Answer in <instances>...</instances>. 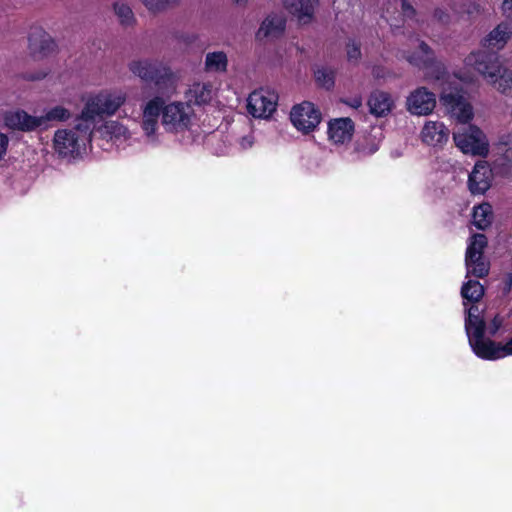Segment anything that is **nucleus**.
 Masks as SVG:
<instances>
[{"mask_svg":"<svg viewBox=\"0 0 512 512\" xmlns=\"http://www.w3.org/2000/svg\"><path fill=\"white\" fill-rule=\"evenodd\" d=\"M464 308L466 312L465 330L469 345L479 358L497 360L512 355V338L505 345L496 344L494 341L484 338L486 324L483 309L475 304Z\"/></svg>","mask_w":512,"mask_h":512,"instance_id":"1","label":"nucleus"},{"mask_svg":"<svg viewBox=\"0 0 512 512\" xmlns=\"http://www.w3.org/2000/svg\"><path fill=\"white\" fill-rule=\"evenodd\" d=\"M126 100L127 95L122 90H102L87 98L78 117L95 130L96 119L115 115Z\"/></svg>","mask_w":512,"mask_h":512,"instance_id":"2","label":"nucleus"},{"mask_svg":"<svg viewBox=\"0 0 512 512\" xmlns=\"http://www.w3.org/2000/svg\"><path fill=\"white\" fill-rule=\"evenodd\" d=\"M93 129L77 117L74 127L57 130L53 145L55 152L62 158H75L86 151L91 142Z\"/></svg>","mask_w":512,"mask_h":512,"instance_id":"3","label":"nucleus"},{"mask_svg":"<svg viewBox=\"0 0 512 512\" xmlns=\"http://www.w3.org/2000/svg\"><path fill=\"white\" fill-rule=\"evenodd\" d=\"M130 72L144 82L153 83L164 92L175 90L178 78L165 63L154 59L133 60L128 65Z\"/></svg>","mask_w":512,"mask_h":512,"instance_id":"4","label":"nucleus"},{"mask_svg":"<svg viewBox=\"0 0 512 512\" xmlns=\"http://www.w3.org/2000/svg\"><path fill=\"white\" fill-rule=\"evenodd\" d=\"M417 49L413 52L402 51V57L411 65L424 71L425 79L430 82L443 81L446 78L444 64L437 60L432 48L422 40L417 41Z\"/></svg>","mask_w":512,"mask_h":512,"instance_id":"5","label":"nucleus"},{"mask_svg":"<svg viewBox=\"0 0 512 512\" xmlns=\"http://www.w3.org/2000/svg\"><path fill=\"white\" fill-rule=\"evenodd\" d=\"M195 116L189 102L172 101L165 103L161 125L167 133L183 135L191 131Z\"/></svg>","mask_w":512,"mask_h":512,"instance_id":"6","label":"nucleus"},{"mask_svg":"<svg viewBox=\"0 0 512 512\" xmlns=\"http://www.w3.org/2000/svg\"><path fill=\"white\" fill-rule=\"evenodd\" d=\"M165 102L162 97L155 96L141 106V129L147 144L157 146L161 143L159 133V117L163 115Z\"/></svg>","mask_w":512,"mask_h":512,"instance_id":"7","label":"nucleus"},{"mask_svg":"<svg viewBox=\"0 0 512 512\" xmlns=\"http://www.w3.org/2000/svg\"><path fill=\"white\" fill-rule=\"evenodd\" d=\"M455 145L464 153L485 157L489 153V142L484 132L474 125L460 127L453 133Z\"/></svg>","mask_w":512,"mask_h":512,"instance_id":"8","label":"nucleus"},{"mask_svg":"<svg viewBox=\"0 0 512 512\" xmlns=\"http://www.w3.org/2000/svg\"><path fill=\"white\" fill-rule=\"evenodd\" d=\"M464 63L467 67L474 69L490 86L506 69L496 53L483 50L471 52Z\"/></svg>","mask_w":512,"mask_h":512,"instance_id":"9","label":"nucleus"},{"mask_svg":"<svg viewBox=\"0 0 512 512\" xmlns=\"http://www.w3.org/2000/svg\"><path fill=\"white\" fill-rule=\"evenodd\" d=\"M464 63L467 67L474 69L490 86L506 69L496 53L483 50L471 52Z\"/></svg>","mask_w":512,"mask_h":512,"instance_id":"10","label":"nucleus"},{"mask_svg":"<svg viewBox=\"0 0 512 512\" xmlns=\"http://www.w3.org/2000/svg\"><path fill=\"white\" fill-rule=\"evenodd\" d=\"M278 94L271 88L254 90L247 98V111L254 118L268 119L276 111Z\"/></svg>","mask_w":512,"mask_h":512,"instance_id":"11","label":"nucleus"},{"mask_svg":"<svg viewBox=\"0 0 512 512\" xmlns=\"http://www.w3.org/2000/svg\"><path fill=\"white\" fill-rule=\"evenodd\" d=\"M285 30V15L281 12H271L261 21L255 39L261 44L273 43L284 35Z\"/></svg>","mask_w":512,"mask_h":512,"instance_id":"12","label":"nucleus"},{"mask_svg":"<svg viewBox=\"0 0 512 512\" xmlns=\"http://www.w3.org/2000/svg\"><path fill=\"white\" fill-rule=\"evenodd\" d=\"M290 120L297 130L309 133L319 125L321 113L313 103L302 102L292 108Z\"/></svg>","mask_w":512,"mask_h":512,"instance_id":"13","label":"nucleus"},{"mask_svg":"<svg viewBox=\"0 0 512 512\" xmlns=\"http://www.w3.org/2000/svg\"><path fill=\"white\" fill-rule=\"evenodd\" d=\"M440 101L459 122L467 123L472 119V106L465 100L459 90L452 91L444 87L440 95Z\"/></svg>","mask_w":512,"mask_h":512,"instance_id":"14","label":"nucleus"},{"mask_svg":"<svg viewBox=\"0 0 512 512\" xmlns=\"http://www.w3.org/2000/svg\"><path fill=\"white\" fill-rule=\"evenodd\" d=\"M436 95L426 87H418L406 99L407 111L416 116L430 115L436 107Z\"/></svg>","mask_w":512,"mask_h":512,"instance_id":"15","label":"nucleus"},{"mask_svg":"<svg viewBox=\"0 0 512 512\" xmlns=\"http://www.w3.org/2000/svg\"><path fill=\"white\" fill-rule=\"evenodd\" d=\"M492 170L485 161H479L475 164L469 175V189L473 194H483L491 184Z\"/></svg>","mask_w":512,"mask_h":512,"instance_id":"16","label":"nucleus"},{"mask_svg":"<svg viewBox=\"0 0 512 512\" xmlns=\"http://www.w3.org/2000/svg\"><path fill=\"white\" fill-rule=\"evenodd\" d=\"M5 125L13 130L32 131L42 127V119L32 116L23 110L7 112L4 116Z\"/></svg>","mask_w":512,"mask_h":512,"instance_id":"17","label":"nucleus"},{"mask_svg":"<svg viewBox=\"0 0 512 512\" xmlns=\"http://www.w3.org/2000/svg\"><path fill=\"white\" fill-rule=\"evenodd\" d=\"M448 137L449 130L439 121H427L421 130V139L429 146H442L448 141Z\"/></svg>","mask_w":512,"mask_h":512,"instance_id":"18","label":"nucleus"},{"mask_svg":"<svg viewBox=\"0 0 512 512\" xmlns=\"http://www.w3.org/2000/svg\"><path fill=\"white\" fill-rule=\"evenodd\" d=\"M354 132V124L350 118L333 119L328 124L329 140L334 144L349 142Z\"/></svg>","mask_w":512,"mask_h":512,"instance_id":"19","label":"nucleus"},{"mask_svg":"<svg viewBox=\"0 0 512 512\" xmlns=\"http://www.w3.org/2000/svg\"><path fill=\"white\" fill-rule=\"evenodd\" d=\"M217 89L210 83L195 82L189 86L185 93L187 98L186 102L195 105L209 104L215 97Z\"/></svg>","mask_w":512,"mask_h":512,"instance_id":"20","label":"nucleus"},{"mask_svg":"<svg viewBox=\"0 0 512 512\" xmlns=\"http://www.w3.org/2000/svg\"><path fill=\"white\" fill-rule=\"evenodd\" d=\"M95 129L102 139L114 143H122L130 138L128 128L115 120L105 121L99 127H95Z\"/></svg>","mask_w":512,"mask_h":512,"instance_id":"21","label":"nucleus"},{"mask_svg":"<svg viewBox=\"0 0 512 512\" xmlns=\"http://www.w3.org/2000/svg\"><path fill=\"white\" fill-rule=\"evenodd\" d=\"M29 48L36 54L47 55L56 48L52 37L41 28H36L29 36Z\"/></svg>","mask_w":512,"mask_h":512,"instance_id":"22","label":"nucleus"},{"mask_svg":"<svg viewBox=\"0 0 512 512\" xmlns=\"http://www.w3.org/2000/svg\"><path fill=\"white\" fill-rule=\"evenodd\" d=\"M512 37V24L500 23L483 40V46L501 50Z\"/></svg>","mask_w":512,"mask_h":512,"instance_id":"23","label":"nucleus"},{"mask_svg":"<svg viewBox=\"0 0 512 512\" xmlns=\"http://www.w3.org/2000/svg\"><path fill=\"white\" fill-rule=\"evenodd\" d=\"M318 0H286L285 6L302 23H308L314 14Z\"/></svg>","mask_w":512,"mask_h":512,"instance_id":"24","label":"nucleus"},{"mask_svg":"<svg viewBox=\"0 0 512 512\" xmlns=\"http://www.w3.org/2000/svg\"><path fill=\"white\" fill-rule=\"evenodd\" d=\"M368 105L370 112L376 116H383L389 113L393 107L391 96L382 91H376L371 94Z\"/></svg>","mask_w":512,"mask_h":512,"instance_id":"25","label":"nucleus"},{"mask_svg":"<svg viewBox=\"0 0 512 512\" xmlns=\"http://www.w3.org/2000/svg\"><path fill=\"white\" fill-rule=\"evenodd\" d=\"M113 12L117 17V21L123 28H133L137 19L129 4L122 0H117L112 5Z\"/></svg>","mask_w":512,"mask_h":512,"instance_id":"26","label":"nucleus"},{"mask_svg":"<svg viewBox=\"0 0 512 512\" xmlns=\"http://www.w3.org/2000/svg\"><path fill=\"white\" fill-rule=\"evenodd\" d=\"M461 296L464 300V307H469L472 304L478 305L477 303L484 296V287L478 281L469 280L462 285Z\"/></svg>","mask_w":512,"mask_h":512,"instance_id":"27","label":"nucleus"},{"mask_svg":"<svg viewBox=\"0 0 512 512\" xmlns=\"http://www.w3.org/2000/svg\"><path fill=\"white\" fill-rule=\"evenodd\" d=\"M466 276H475L477 278L485 277L489 272V262L483 255H476L475 257L465 258Z\"/></svg>","mask_w":512,"mask_h":512,"instance_id":"28","label":"nucleus"},{"mask_svg":"<svg viewBox=\"0 0 512 512\" xmlns=\"http://www.w3.org/2000/svg\"><path fill=\"white\" fill-rule=\"evenodd\" d=\"M473 224L480 230H484L490 226L492 222V208L489 204L484 203L474 207Z\"/></svg>","mask_w":512,"mask_h":512,"instance_id":"29","label":"nucleus"},{"mask_svg":"<svg viewBox=\"0 0 512 512\" xmlns=\"http://www.w3.org/2000/svg\"><path fill=\"white\" fill-rule=\"evenodd\" d=\"M491 87L505 97L512 99V70L506 67Z\"/></svg>","mask_w":512,"mask_h":512,"instance_id":"30","label":"nucleus"},{"mask_svg":"<svg viewBox=\"0 0 512 512\" xmlns=\"http://www.w3.org/2000/svg\"><path fill=\"white\" fill-rule=\"evenodd\" d=\"M382 133L379 129L374 130L369 136L358 144V151L365 155L375 153L380 145Z\"/></svg>","mask_w":512,"mask_h":512,"instance_id":"31","label":"nucleus"},{"mask_svg":"<svg viewBox=\"0 0 512 512\" xmlns=\"http://www.w3.org/2000/svg\"><path fill=\"white\" fill-rule=\"evenodd\" d=\"M487 246V239L484 234H474L470 237L466 249L465 258H472L476 255H483V250Z\"/></svg>","mask_w":512,"mask_h":512,"instance_id":"32","label":"nucleus"},{"mask_svg":"<svg viewBox=\"0 0 512 512\" xmlns=\"http://www.w3.org/2000/svg\"><path fill=\"white\" fill-rule=\"evenodd\" d=\"M70 118L71 112L63 106L52 107L44 115L39 116V119H42V127L51 121H66Z\"/></svg>","mask_w":512,"mask_h":512,"instance_id":"33","label":"nucleus"},{"mask_svg":"<svg viewBox=\"0 0 512 512\" xmlns=\"http://www.w3.org/2000/svg\"><path fill=\"white\" fill-rule=\"evenodd\" d=\"M145 8L151 13H161L170 8L176 7L179 0H140Z\"/></svg>","mask_w":512,"mask_h":512,"instance_id":"34","label":"nucleus"},{"mask_svg":"<svg viewBox=\"0 0 512 512\" xmlns=\"http://www.w3.org/2000/svg\"><path fill=\"white\" fill-rule=\"evenodd\" d=\"M224 69V53L212 52L206 55L205 71L216 72Z\"/></svg>","mask_w":512,"mask_h":512,"instance_id":"35","label":"nucleus"},{"mask_svg":"<svg viewBox=\"0 0 512 512\" xmlns=\"http://www.w3.org/2000/svg\"><path fill=\"white\" fill-rule=\"evenodd\" d=\"M315 79L320 86L330 89L334 85V71L325 67L318 68Z\"/></svg>","mask_w":512,"mask_h":512,"instance_id":"36","label":"nucleus"},{"mask_svg":"<svg viewBox=\"0 0 512 512\" xmlns=\"http://www.w3.org/2000/svg\"><path fill=\"white\" fill-rule=\"evenodd\" d=\"M433 19L440 24H448L451 21V16L446 7H437L433 11Z\"/></svg>","mask_w":512,"mask_h":512,"instance_id":"37","label":"nucleus"},{"mask_svg":"<svg viewBox=\"0 0 512 512\" xmlns=\"http://www.w3.org/2000/svg\"><path fill=\"white\" fill-rule=\"evenodd\" d=\"M347 57L352 62H357L361 58V50L357 43L349 42L347 44Z\"/></svg>","mask_w":512,"mask_h":512,"instance_id":"38","label":"nucleus"},{"mask_svg":"<svg viewBox=\"0 0 512 512\" xmlns=\"http://www.w3.org/2000/svg\"><path fill=\"white\" fill-rule=\"evenodd\" d=\"M401 4L402 14L406 19H413L416 16V10L405 0H397Z\"/></svg>","mask_w":512,"mask_h":512,"instance_id":"39","label":"nucleus"},{"mask_svg":"<svg viewBox=\"0 0 512 512\" xmlns=\"http://www.w3.org/2000/svg\"><path fill=\"white\" fill-rule=\"evenodd\" d=\"M254 144V137L252 135H247L242 137L239 140V145L242 150H247L251 148Z\"/></svg>","mask_w":512,"mask_h":512,"instance_id":"40","label":"nucleus"},{"mask_svg":"<svg viewBox=\"0 0 512 512\" xmlns=\"http://www.w3.org/2000/svg\"><path fill=\"white\" fill-rule=\"evenodd\" d=\"M8 143H9L8 137L5 134L0 133V160L6 154Z\"/></svg>","mask_w":512,"mask_h":512,"instance_id":"41","label":"nucleus"},{"mask_svg":"<svg viewBox=\"0 0 512 512\" xmlns=\"http://www.w3.org/2000/svg\"><path fill=\"white\" fill-rule=\"evenodd\" d=\"M465 12L469 15L478 14L480 12V6L474 2H470L465 5Z\"/></svg>","mask_w":512,"mask_h":512,"instance_id":"42","label":"nucleus"},{"mask_svg":"<svg viewBox=\"0 0 512 512\" xmlns=\"http://www.w3.org/2000/svg\"><path fill=\"white\" fill-rule=\"evenodd\" d=\"M502 9L507 17L512 18V0H504Z\"/></svg>","mask_w":512,"mask_h":512,"instance_id":"43","label":"nucleus"},{"mask_svg":"<svg viewBox=\"0 0 512 512\" xmlns=\"http://www.w3.org/2000/svg\"><path fill=\"white\" fill-rule=\"evenodd\" d=\"M348 104L353 108H359L362 105V100L361 98L356 97Z\"/></svg>","mask_w":512,"mask_h":512,"instance_id":"44","label":"nucleus"},{"mask_svg":"<svg viewBox=\"0 0 512 512\" xmlns=\"http://www.w3.org/2000/svg\"><path fill=\"white\" fill-rule=\"evenodd\" d=\"M237 5H245L247 0H232Z\"/></svg>","mask_w":512,"mask_h":512,"instance_id":"45","label":"nucleus"},{"mask_svg":"<svg viewBox=\"0 0 512 512\" xmlns=\"http://www.w3.org/2000/svg\"><path fill=\"white\" fill-rule=\"evenodd\" d=\"M499 326H500V322H497V320L494 319V329L492 331V334L496 332V330L498 329Z\"/></svg>","mask_w":512,"mask_h":512,"instance_id":"46","label":"nucleus"},{"mask_svg":"<svg viewBox=\"0 0 512 512\" xmlns=\"http://www.w3.org/2000/svg\"><path fill=\"white\" fill-rule=\"evenodd\" d=\"M44 76H45V74H41V75H39V76H37V77H33L32 79H41V78H43Z\"/></svg>","mask_w":512,"mask_h":512,"instance_id":"47","label":"nucleus"}]
</instances>
